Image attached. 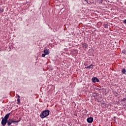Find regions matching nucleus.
Wrapping results in <instances>:
<instances>
[{
  "instance_id": "obj_7",
  "label": "nucleus",
  "mask_w": 126,
  "mask_h": 126,
  "mask_svg": "<svg viewBox=\"0 0 126 126\" xmlns=\"http://www.w3.org/2000/svg\"><path fill=\"white\" fill-rule=\"evenodd\" d=\"M84 1L85 2V4H87V3L90 4V3L92 2L90 0H85Z\"/></svg>"
},
{
  "instance_id": "obj_9",
  "label": "nucleus",
  "mask_w": 126,
  "mask_h": 126,
  "mask_svg": "<svg viewBox=\"0 0 126 126\" xmlns=\"http://www.w3.org/2000/svg\"><path fill=\"white\" fill-rule=\"evenodd\" d=\"M103 26L104 27V28H108V27H109V25L107 24H103Z\"/></svg>"
},
{
  "instance_id": "obj_6",
  "label": "nucleus",
  "mask_w": 126,
  "mask_h": 126,
  "mask_svg": "<svg viewBox=\"0 0 126 126\" xmlns=\"http://www.w3.org/2000/svg\"><path fill=\"white\" fill-rule=\"evenodd\" d=\"M43 53H44V54L46 55H49V54H50V51L49 49H46L43 51Z\"/></svg>"
},
{
  "instance_id": "obj_13",
  "label": "nucleus",
  "mask_w": 126,
  "mask_h": 126,
  "mask_svg": "<svg viewBox=\"0 0 126 126\" xmlns=\"http://www.w3.org/2000/svg\"><path fill=\"white\" fill-rule=\"evenodd\" d=\"M42 57L43 58H45V57H46V54H45V53H44V54H42Z\"/></svg>"
},
{
  "instance_id": "obj_11",
  "label": "nucleus",
  "mask_w": 126,
  "mask_h": 126,
  "mask_svg": "<svg viewBox=\"0 0 126 126\" xmlns=\"http://www.w3.org/2000/svg\"><path fill=\"white\" fill-rule=\"evenodd\" d=\"M126 70L125 68H124L123 69H122V73H124V74H125V73H126Z\"/></svg>"
},
{
  "instance_id": "obj_10",
  "label": "nucleus",
  "mask_w": 126,
  "mask_h": 126,
  "mask_svg": "<svg viewBox=\"0 0 126 126\" xmlns=\"http://www.w3.org/2000/svg\"><path fill=\"white\" fill-rule=\"evenodd\" d=\"M17 104H18V105H19L20 104V98H17Z\"/></svg>"
},
{
  "instance_id": "obj_12",
  "label": "nucleus",
  "mask_w": 126,
  "mask_h": 126,
  "mask_svg": "<svg viewBox=\"0 0 126 126\" xmlns=\"http://www.w3.org/2000/svg\"><path fill=\"white\" fill-rule=\"evenodd\" d=\"M3 12V8L0 7V13Z\"/></svg>"
},
{
  "instance_id": "obj_4",
  "label": "nucleus",
  "mask_w": 126,
  "mask_h": 126,
  "mask_svg": "<svg viewBox=\"0 0 126 126\" xmlns=\"http://www.w3.org/2000/svg\"><path fill=\"white\" fill-rule=\"evenodd\" d=\"M92 80L93 81V82H99L100 80H98V78H97L96 77H94L92 79Z\"/></svg>"
},
{
  "instance_id": "obj_2",
  "label": "nucleus",
  "mask_w": 126,
  "mask_h": 126,
  "mask_svg": "<svg viewBox=\"0 0 126 126\" xmlns=\"http://www.w3.org/2000/svg\"><path fill=\"white\" fill-rule=\"evenodd\" d=\"M49 115H50V110H44L40 114V117L41 119H45V118L48 117Z\"/></svg>"
},
{
  "instance_id": "obj_14",
  "label": "nucleus",
  "mask_w": 126,
  "mask_h": 126,
  "mask_svg": "<svg viewBox=\"0 0 126 126\" xmlns=\"http://www.w3.org/2000/svg\"><path fill=\"white\" fill-rule=\"evenodd\" d=\"M126 98H124L123 99H122L121 100V101H122L123 102H125V101H126Z\"/></svg>"
},
{
  "instance_id": "obj_16",
  "label": "nucleus",
  "mask_w": 126,
  "mask_h": 126,
  "mask_svg": "<svg viewBox=\"0 0 126 126\" xmlns=\"http://www.w3.org/2000/svg\"><path fill=\"white\" fill-rule=\"evenodd\" d=\"M18 98L19 99L20 98V95H18Z\"/></svg>"
},
{
  "instance_id": "obj_1",
  "label": "nucleus",
  "mask_w": 126,
  "mask_h": 126,
  "mask_svg": "<svg viewBox=\"0 0 126 126\" xmlns=\"http://www.w3.org/2000/svg\"><path fill=\"white\" fill-rule=\"evenodd\" d=\"M9 116H10V113L7 114L3 118L1 117L2 120L1 124L2 126H5L6 124H7L8 126H9L12 123H19V122H20V120L14 121L12 119L8 120Z\"/></svg>"
},
{
  "instance_id": "obj_3",
  "label": "nucleus",
  "mask_w": 126,
  "mask_h": 126,
  "mask_svg": "<svg viewBox=\"0 0 126 126\" xmlns=\"http://www.w3.org/2000/svg\"><path fill=\"white\" fill-rule=\"evenodd\" d=\"M93 118L89 117L87 119V121L89 124H92V123H93Z\"/></svg>"
},
{
  "instance_id": "obj_8",
  "label": "nucleus",
  "mask_w": 126,
  "mask_h": 126,
  "mask_svg": "<svg viewBox=\"0 0 126 126\" xmlns=\"http://www.w3.org/2000/svg\"><path fill=\"white\" fill-rule=\"evenodd\" d=\"M85 68H93V64H91V65L87 66V67H85Z\"/></svg>"
},
{
  "instance_id": "obj_5",
  "label": "nucleus",
  "mask_w": 126,
  "mask_h": 126,
  "mask_svg": "<svg viewBox=\"0 0 126 126\" xmlns=\"http://www.w3.org/2000/svg\"><path fill=\"white\" fill-rule=\"evenodd\" d=\"M82 47L83 49H87L88 48V44L86 43H84L82 44Z\"/></svg>"
},
{
  "instance_id": "obj_15",
  "label": "nucleus",
  "mask_w": 126,
  "mask_h": 126,
  "mask_svg": "<svg viewBox=\"0 0 126 126\" xmlns=\"http://www.w3.org/2000/svg\"><path fill=\"white\" fill-rule=\"evenodd\" d=\"M123 23H124L125 24H126V19L123 20Z\"/></svg>"
}]
</instances>
